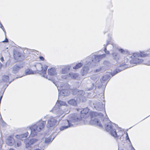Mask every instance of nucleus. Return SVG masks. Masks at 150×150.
<instances>
[{
    "label": "nucleus",
    "instance_id": "obj_1",
    "mask_svg": "<svg viewBox=\"0 0 150 150\" xmlns=\"http://www.w3.org/2000/svg\"><path fill=\"white\" fill-rule=\"evenodd\" d=\"M45 123V122L40 121L28 127L27 129L30 133V136L33 137L37 135V133L42 130L44 128Z\"/></svg>",
    "mask_w": 150,
    "mask_h": 150
},
{
    "label": "nucleus",
    "instance_id": "obj_2",
    "mask_svg": "<svg viewBox=\"0 0 150 150\" xmlns=\"http://www.w3.org/2000/svg\"><path fill=\"white\" fill-rule=\"evenodd\" d=\"M103 122L105 123V127L106 130L110 132L111 135L115 137H118L120 136L117 134L115 129L114 128V126H116L115 124L112 122L108 119L103 120Z\"/></svg>",
    "mask_w": 150,
    "mask_h": 150
},
{
    "label": "nucleus",
    "instance_id": "obj_3",
    "mask_svg": "<svg viewBox=\"0 0 150 150\" xmlns=\"http://www.w3.org/2000/svg\"><path fill=\"white\" fill-rule=\"evenodd\" d=\"M90 116L91 117L90 123L92 125H95L99 126L100 128H102V125L100 123L99 119L98 118L100 116L103 117V114L93 112H91Z\"/></svg>",
    "mask_w": 150,
    "mask_h": 150
},
{
    "label": "nucleus",
    "instance_id": "obj_4",
    "mask_svg": "<svg viewBox=\"0 0 150 150\" xmlns=\"http://www.w3.org/2000/svg\"><path fill=\"white\" fill-rule=\"evenodd\" d=\"M69 120L63 121V123L68 127H72L74 125V123L77 122L80 119L76 114L72 115L69 116Z\"/></svg>",
    "mask_w": 150,
    "mask_h": 150
},
{
    "label": "nucleus",
    "instance_id": "obj_5",
    "mask_svg": "<svg viewBox=\"0 0 150 150\" xmlns=\"http://www.w3.org/2000/svg\"><path fill=\"white\" fill-rule=\"evenodd\" d=\"M106 56L105 54H103L99 55H93L87 58L91 60L89 61L88 63L89 65L93 63H96L98 62L103 58L105 57Z\"/></svg>",
    "mask_w": 150,
    "mask_h": 150
},
{
    "label": "nucleus",
    "instance_id": "obj_6",
    "mask_svg": "<svg viewBox=\"0 0 150 150\" xmlns=\"http://www.w3.org/2000/svg\"><path fill=\"white\" fill-rule=\"evenodd\" d=\"M148 54L144 52H141L140 53H135L133 54V56L135 57L136 61L138 63H141L143 62V60L142 57H147Z\"/></svg>",
    "mask_w": 150,
    "mask_h": 150
},
{
    "label": "nucleus",
    "instance_id": "obj_7",
    "mask_svg": "<svg viewBox=\"0 0 150 150\" xmlns=\"http://www.w3.org/2000/svg\"><path fill=\"white\" fill-rule=\"evenodd\" d=\"M61 88H60V93L62 96H66L68 95L69 93V92L68 90L69 88V85L66 83L64 85L61 86Z\"/></svg>",
    "mask_w": 150,
    "mask_h": 150
},
{
    "label": "nucleus",
    "instance_id": "obj_8",
    "mask_svg": "<svg viewBox=\"0 0 150 150\" xmlns=\"http://www.w3.org/2000/svg\"><path fill=\"white\" fill-rule=\"evenodd\" d=\"M57 120L55 117H52L49 118L47 121V127H52L57 124Z\"/></svg>",
    "mask_w": 150,
    "mask_h": 150
},
{
    "label": "nucleus",
    "instance_id": "obj_9",
    "mask_svg": "<svg viewBox=\"0 0 150 150\" xmlns=\"http://www.w3.org/2000/svg\"><path fill=\"white\" fill-rule=\"evenodd\" d=\"M36 67L37 71L39 72L38 73H40V74L42 75L43 77H46L45 74H46V71L47 67L46 66L43 70L42 65L40 64H39L36 65Z\"/></svg>",
    "mask_w": 150,
    "mask_h": 150
},
{
    "label": "nucleus",
    "instance_id": "obj_10",
    "mask_svg": "<svg viewBox=\"0 0 150 150\" xmlns=\"http://www.w3.org/2000/svg\"><path fill=\"white\" fill-rule=\"evenodd\" d=\"M72 93L74 95H77L79 97L82 98L84 95L85 92L83 90L78 91L77 89H74L72 90Z\"/></svg>",
    "mask_w": 150,
    "mask_h": 150
},
{
    "label": "nucleus",
    "instance_id": "obj_11",
    "mask_svg": "<svg viewBox=\"0 0 150 150\" xmlns=\"http://www.w3.org/2000/svg\"><path fill=\"white\" fill-rule=\"evenodd\" d=\"M38 141V140L35 139H30V141H28L27 139L25 140V147L26 148L29 147L31 148V147H30V146L31 144L33 143L36 142Z\"/></svg>",
    "mask_w": 150,
    "mask_h": 150
},
{
    "label": "nucleus",
    "instance_id": "obj_12",
    "mask_svg": "<svg viewBox=\"0 0 150 150\" xmlns=\"http://www.w3.org/2000/svg\"><path fill=\"white\" fill-rule=\"evenodd\" d=\"M94 106L98 110L101 111L104 108V105L101 102H98L96 104L93 103Z\"/></svg>",
    "mask_w": 150,
    "mask_h": 150
},
{
    "label": "nucleus",
    "instance_id": "obj_13",
    "mask_svg": "<svg viewBox=\"0 0 150 150\" xmlns=\"http://www.w3.org/2000/svg\"><path fill=\"white\" fill-rule=\"evenodd\" d=\"M128 64L127 63L125 64H120V69H116V70L111 74V75L112 76H113L116 74L118 73V72H120L121 71L124 69V68H122V67L125 65H127Z\"/></svg>",
    "mask_w": 150,
    "mask_h": 150
},
{
    "label": "nucleus",
    "instance_id": "obj_14",
    "mask_svg": "<svg viewBox=\"0 0 150 150\" xmlns=\"http://www.w3.org/2000/svg\"><path fill=\"white\" fill-rule=\"evenodd\" d=\"M110 77V74L109 73L106 74L104 75L102 78L100 80V81L102 83H105L106 81L109 80Z\"/></svg>",
    "mask_w": 150,
    "mask_h": 150
},
{
    "label": "nucleus",
    "instance_id": "obj_15",
    "mask_svg": "<svg viewBox=\"0 0 150 150\" xmlns=\"http://www.w3.org/2000/svg\"><path fill=\"white\" fill-rule=\"evenodd\" d=\"M15 142L14 139L13 138L11 137H8L6 141L7 144L10 146L14 145Z\"/></svg>",
    "mask_w": 150,
    "mask_h": 150
},
{
    "label": "nucleus",
    "instance_id": "obj_16",
    "mask_svg": "<svg viewBox=\"0 0 150 150\" xmlns=\"http://www.w3.org/2000/svg\"><path fill=\"white\" fill-rule=\"evenodd\" d=\"M89 72V67L87 66L84 67L81 70V74L84 76L88 74Z\"/></svg>",
    "mask_w": 150,
    "mask_h": 150
},
{
    "label": "nucleus",
    "instance_id": "obj_17",
    "mask_svg": "<svg viewBox=\"0 0 150 150\" xmlns=\"http://www.w3.org/2000/svg\"><path fill=\"white\" fill-rule=\"evenodd\" d=\"M27 132L25 134H21L20 135H16V137L19 139H20L21 140L23 141V139L24 138H26L28 136V134H29V132L28 130Z\"/></svg>",
    "mask_w": 150,
    "mask_h": 150
},
{
    "label": "nucleus",
    "instance_id": "obj_18",
    "mask_svg": "<svg viewBox=\"0 0 150 150\" xmlns=\"http://www.w3.org/2000/svg\"><path fill=\"white\" fill-rule=\"evenodd\" d=\"M23 67V66L21 65H14L12 69L13 73H16L21 68Z\"/></svg>",
    "mask_w": 150,
    "mask_h": 150
},
{
    "label": "nucleus",
    "instance_id": "obj_19",
    "mask_svg": "<svg viewBox=\"0 0 150 150\" xmlns=\"http://www.w3.org/2000/svg\"><path fill=\"white\" fill-rule=\"evenodd\" d=\"M47 72L48 74L50 76H54L56 74L55 69L53 68L49 69Z\"/></svg>",
    "mask_w": 150,
    "mask_h": 150
},
{
    "label": "nucleus",
    "instance_id": "obj_20",
    "mask_svg": "<svg viewBox=\"0 0 150 150\" xmlns=\"http://www.w3.org/2000/svg\"><path fill=\"white\" fill-rule=\"evenodd\" d=\"M53 110H56V111H55V112L56 113L57 117H59L60 116L62 115L63 113V111L60 109V108H59L57 110H56V108L54 109H53Z\"/></svg>",
    "mask_w": 150,
    "mask_h": 150
},
{
    "label": "nucleus",
    "instance_id": "obj_21",
    "mask_svg": "<svg viewBox=\"0 0 150 150\" xmlns=\"http://www.w3.org/2000/svg\"><path fill=\"white\" fill-rule=\"evenodd\" d=\"M112 56L113 59L116 61L118 60L120 57L119 54L115 52L112 54Z\"/></svg>",
    "mask_w": 150,
    "mask_h": 150
},
{
    "label": "nucleus",
    "instance_id": "obj_22",
    "mask_svg": "<svg viewBox=\"0 0 150 150\" xmlns=\"http://www.w3.org/2000/svg\"><path fill=\"white\" fill-rule=\"evenodd\" d=\"M68 102L69 104L74 106H76L77 104V100L74 99L69 100Z\"/></svg>",
    "mask_w": 150,
    "mask_h": 150
},
{
    "label": "nucleus",
    "instance_id": "obj_23",
    "mask_svg": "<svg viewBox=\"0 0 150 150\" xmlns=\"http://www.w3.org/2000/svg\"><path fill=\"white\" fill-rule=\"evenodd\" d=\"M70 68V66L68 65L62 69V73L63 74H65L68 72Z\"/></svg>",
    "mask_w": 150,
    "mask_h": 150
},
{
    "label": "nucleus",
    "instance_id": "obj_24",
    "mask_svg": "<svg viewBox=\"0 0 150 150\" xmlns=\"http://www.w3.org/2000/svg\"><path fill=\"white\" fill-rule=\"evenodd\" d=\"M69 75L71 78L74 79H77L79 76L77 74H74L72 72L69 74Z\"/></svg>",
    "mask_w": 150,
    "mask_h": 150
},
{
    "label": "nucleus",
    "instance_id": "obj_25",
    "mask_svg": "<svg viewBox=\"0 0 150 150\" xmlns=\"http://www.w3.org/2000/svg\"><path fill=\"white\" fill-rule=\"evenodd\" d=\"M66 105V103L65 102L62 101H59L58 102L56 103L55 107L54 108V109L57 108V106H59V105Z\"/></svg>",
    "mask_w": 150,
    "mask_h": 150
},
{
    "label": "nucleus",
    "instance_id": "obj_26",
    "mask_svg": "<svg viewBox=\"0 0 150 150\" xmlns=\"http://www.w3.org/2000/svg\"><path fill=\"white\" fill-rule=\"evenodd\" d=\"M110 42L109 41L107 40V44L106 45H104V52H105V53L107 54H110V52L109 51H107V49H106V47H107V46L109 44H110Z\"/></svg>",
    "mask_w": 150,
    "mask_h": 150
},
{
    "label": "nucleus",
    "instance_id": "obj_27",
    "mask_svg": "<svg viewBox=\"0 0 150 150\" xmlns=\"http://www.w3.org/2000/svg\"><path fill=\"white\" fill-rule=\"evenodd\" d=\"M91 78L92 80L95 81H96V84L97 83V80L98 79V77L97 76L95 75H93L91 77ZM96 86H97L98 87L99 86H98L97 85V84L96 85Z\"/></svg>",
    "mask_w": 150,
    "mask_h": 150
},
{
    "label": "nucleus",
    "instance_id": "obj_28",
    "mask_svg": "<svg viewBox=\"0 0 150 150\" xmlns=\"http://www.w3.org/2000/svg\"><path fill=\"white\" fill-rule=\"evenodd\" d=\"M83 66V64L81 63H79L73 67V69H77Z\"/></svg>",
    "mask_w": 150,
    "mask_h": 150
},
{
    "label": "nucleus",
    "instance_id": "obj_29",
    "mask_svg": "<svg viewBox=\"0 0 150 150\" xmlns=\"http://www.w3.org/2000/svg\"><path fill=\"white\" fill-rule=\"evenodd\" d=\"M2 80L4 82H7L9 80V77L8 76H4L2 78Z\"/></svg>",
    "mask_w": 150,
    "mask_h": 150
},
{
    "label": "nucleus",
    "instance_id": "obj_30",
    "mask_svg": "<svg viewBox=\"0 0 150 150\" xmlns=\"http://www.w3.org/2000/svg\"><path fill=\"white\" fill-rule=\"evenodd\" d=\"M25 73L26 75L30 74H33V71L29 69H27L25 70Z\"/></svg>",
    "mask_w": 150,
    "mask_h": 150
},
{
    "label": "nucleus",
    "instance_id": "obj_31",
    "mask_svg": "<svg viewBox=\"0 0 150 150\" xmlns=\"http://www.w3.org/2000/svg\"><path fill=\"white\" fill-rule=\"evenodd\" d=\"M103 67H100L98 69L94 70V72L100 73L103 70Z\"/></svg>",
    "mask_w": 150,
    "mask_h": 150
},
{
    "label": "nucleus",
    "instance_id": "obj_32",
    "mask_svg": "<svg viewBox=\"0 0 150 150\" xmlns=\"http://www.w3.org/2000/svg\"><path fill=\"white\" fill-rule=\"evenodd\" d=\"M21 142L20 141H18L17 143L15 142L14 145L15 147H18L21 146Z\"/></svg>",
    "mask_w": 150,
    "mask_h": 150
},
{
    "label": "nucleus",
    "instance_id": "obj_33",
    "mask_svg": "<svg viewBox=\"0 0 150 150\" xmlns=\"http://www.w3.org/2000/svg\"><path fill=\"white\" fill-rule=\"evenodd\" d=\"M69 127L68 126H66V125H64V126H61L60 127V129L61 131H62L67 129Z\"/></svg>",
    "mask_w": 150,
    "mask_h": 150
},
{
    "label": "nucleus",
    "instance_id": "obj_34",
    "mask_svg": "<svg viewBox=\"0 0 150 150\" xmlns=\"http://www.w3.org/2000/svg\"><path fill=\"white\" fill-rule=\"evenodd\" d=\"M81 113L86 114L88 112V110L87 109H85L81 112Z\"/></svg>",
    "mask_w": 150,
    "mask_h": 150
},
{
    "label": "nucleus",
    "instance_id": "obj_35",
    "mask_svg": "<svg viewBox=\"0 0 150 150\" xmlns=\"http://www.w3.org/2000/svg\"><path fill=\"white\" fill-rule=\"evenodd\" d=\"M51 139L50 138H45V142L46 143H48L51 141Z\"/></svg>",
    "mask_w": 150,
    "mask_h": 150
},
{
    "label": "nucleus",
    "instance_id": "obj_36",
    "mask_svg": "<svg viewBox=\"0 0 150 150\" xmlns=\"http://www.w3.org/2000/svg\"><path fill=\"white\" fill-rule=\"evenodd\" d=\"M91 87L90 88H88L87 90H88V91L92 90L94 87V84L93 83H92L91 84Z\"/></svg>",
    "mask_w": 150,
    "mask_h": 150
},
{
    "label": "nucleus",
    "instance_id": "obj_37",
    "mask_svg": "<svg viewBox=\"0 0 150 150\" xmlns=\"http://www.w3.org/2000/svg\"><path fill=\"white\" fill-rule=\"evenodd\" d=\"M119 51L121 53L124 54L125 53V51L122 49H119Z\"/></svg>",
    "mask_w": 150,
    "mask_h": 150
},
{
    "label": "nucleus",
    "instance_id": "obj_38",
    "mask_svg": "<svg viewBox=\"0 0 150 150\" xmlns=\"http://www.w3.org/2000/svg\"><path fill=\"white\" fill-rule=\"evenodd\" d=\"M0 27L1 28V29L3 30L5 33H6V31H5L4 28L1 23H0Z\"/></svg>",
    "mask_w": 150,
    "mask_h": 150
},
{
    "label": "nucleus",
    "instance_id": "obj_39",
    "mask_svg": "<svg viewBox=\"0 0 150 150\" xmlns=\"http://www.w3.org/2000/svg\"><path fill=\"white\" fill-rule=\"evenodd\" d=\"M8 40L6 38V40L3 41L2 42H8Z\"/></svg>",
    "mask_w": 150,
    "mask_h": 150
},
{
    "label": "nucleus",
    "instance_id": "obj_40",
    "mask_svg": "<svg viewBox=\"0 0 150 150\" xmlns=\"http://www.w3.org/2000/svg\"><path fill=\"white\" fill-rule=\"evenodd\" d=\"M40 60L43 61L44 60V58L42 57H39Z\"/></svg>",
    "mask_w": 150,
    "mask_h": 150
},
{
    "label": "nucleus",
    "instance_id": "obj_41",
    "mask_svg": "<svg viewBox=\"0 0 150 150\" xmlns=\"http://www.w3.org/2000/svg\"><path fill=\"white\" fill-rule=\"evenodd\" d=\"M0 60L2 62H3L4 61V58L3 57H1L0 58Z\"/></svg>",
    "mask_w": 150,
    "mask_h": 150
},
{
    "label": "nucleus",
    "instance_id": "obj_42",
    "mask_svg": "<svg viewBox=\"0 0 150 150\" xmlns=\"http://www.w3.org/2000/svg\"><path fill=\"white\" fill-rule=\"evenodd\" d=\"M126 135L127 136L126 137V139H129V140H130L127 133H126Z\"/></svg>",
    "mask_w": 150,
    "mask_h": 150
},
{
    "label": "nucleus",
    "instance_id": "obj_43",
    "mask_svg": "<svg viewBox=\"0 0 150 150\" xmlns=\"http://www.w3.org/2000/svg\"><path fill=\"white\" fill-rule=\"evenodd\" d=\"M2 64L1 63H0V69L2 67Z\"/></svg>",
    "mask_w": 150,
    "mask_h": 150
},
{
    "label": "nucleus",
    "instance_id": "obj_44",
    "mask_svg": "<svg viewBox=\"0 0 150 150\" xmlns=\"http://www.w3.org/2000/svg\"><path fill=\"white\" fill-rule=\"evenodd\" d=\"M2 97H3V96H1V97H0V101H1V99L2 98Z\"/></svg>",
    "mask_w": 150,
    "mask_h": 150
},
{
    "label": "nucleus",
    "instance_id": "obj_45",
    "mask_svg": "<svg viewBox=\"0 0 150 150\" xmlns=\"http://www.w3.org/2000/svg\"><path fill=\"white\" fill-rule=\"evenodd\" d=\"M40 149H41V148H38V149H35L34 150H40Z\"/></svg>",
    "mask_w": 150,
    "mask_h": 150
},
{
    "label": "nucleus",
    "instance_id": "obj_46",
    "mask_svg": "<svg viewBox=\"0 0 150 150\" xmlns=\"http://www.w3.org/2000/svg\"><path fill=\"white\" fill-rule=\"evenodd\" d=\"M147 64L150 65V62H149L148 63H147Z\"/></svg>",
    "mask_w": 150,
    "mask_h": 150
},
{
    "label": "nucleus",
    "instance_id": "obj_47",
    "mask_svg": "<svg viewBox=\"0 0 150 150\" xmlns=\"http://www.w3.org/2000/svg\"><path fill=\"white\" fill-rule=\"evenodd\" d=\"M9 150H14L13 149H9Z\"/></svg>",
    "mask_w": 150,
    "mask_h": 150
},
{
    "label": "nucleus",
    "instance_id": "obj_48",
    "mask_svg": "<svg viewBox=\"0 0 150 150\" xmlns=\"http://www.w3.org/2000/svg\"><path fill=\"white\" fill-rule=\"evenodd\" d=\"M116 140H117V142H119V141L118 140V139H116Z\"/></svg>",
    "mask_w": 150,
    "mask_h": 150
},
{
    "label": "nucleus",
    "instance_id": "obj_49",
    "mask_svg": "<svg viewBox=\"0 0 150 150\" xmlns=\"http://www.w3.org/2000/svg\"><path fill=\"white\" fill-rule=\"evenodd\" d=\"M64 71H66V70H64Z\"/></svg>",
    "mask_w": 150,
    "mask_h": 150
},
{
    "label": "nucleus",
    "instance_id": "obj_50",
    "mask_svg": "<svg viewBox=\"0 0 150 150\" xmlns=\"http://www.w3.org/2000/svg\"><path fill=\"white\" fill-rule=\"evenodd\" d=\"M46 79H47V77H46Z\"/></svg>",
    "mask_w": 150,
    "mask_h": 150
},
{
    "label": "nucleus",
    "instance_id": "obj_51",
    "mask_svg": "<svg viewBox=\"0 0 150 150\" xmlns=\"http://www.w3.org/2000/svg\"><path fill=\"white\" fill-rule=\"evenodd\" d=\"M134 150H135L134 149Z\"/></svg>",
    "mask_w": 150,
    "mask_h": 150
}]
</instances>
